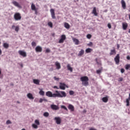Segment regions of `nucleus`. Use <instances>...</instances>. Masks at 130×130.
I'll list each match as a JSON object with an SVG mask.
<instances>
[{
	"label": "nucleus",
	"mask_w": 130,
	"mask_h": 130,
	"mask_svg": "<svg viewBox=\"0 0 130 130\" xmlns=\"http://www.w3.org/2000/svg\"><path fill=\"white\" fill-rule=\"evenodd\" d=\"M55 93H52L50 91H48L46 92V95L50 98H63V97H67V93L63 91L56 90Z\"/></svg>",
	"instance_id": "nucleus-1"
},
{
	"label": "nucleus",
	"mask_w": 130,
	"mask_h": 130,
	"mask_svg": "<svg viewBox=\"0 0 130 130\" xmlns=\"http://www.w3.org/2000/svg\"><path fill=\"white\" fill-rule=\"evenodd\" d=\"M80 81L82 82V85L83 86H88L89 85V78L87 76H83L80 78Z\"/></svg>",
	"instance_id": "nucleus-2"
},
{
	"label": "nucleus",
	"mask_w": 130,
	"mask_h": 130,
	"mask_svg": "<svg viewBox=\"0 0 130 130\" xmlns=\"http://www.w3.org/2000/svg\"><path fill=\"white\" fill-rule=\"evenodd\" d=\"M14 18L15 21H20L22 19V16L20 13H16L14 15Z\"/></svg>",
	"instance_id": "nucleus-3"
},
{
	"label": "nucleus",
	"mask_w": 130,
	"mask_h": 130,
	"mask_svg": "<svg viewBox=\"0 0 130 130\" xmlns=\"http://www.w3.org/2000/svg\"><path fill=\"white\" fill-rule=\"evenodd\" d=\"M38 125H40V122L39 120L36 119L35 120V123L32 124V126L34 128H38Z\"/></svg>",
	"instance_id": "nucleus-4"
},
{
	"label": "nucleus",
	"mask_w": 130,
	"mask_h": 130,
	"mask_svg": "<svg viewBox=\"0 0 130 130\" xmlns=\"http://www.w3.org/2000/svg\"><path fill=\"white\" fill-rule=\"evenodd\" d=\"M67 39V37L66 35H62L61 36V39L59 40L58 43H63L64 42V40Z\"/></svg>",
	"instance_id": "nucleus-5"
},
{
	"label": "nucleus",
	"mask_w": 130,
	"mask_h": 130,
	"mask_svg": "<svg viewBox=\"0 0 130 130\" xmlns=\"http://www.w3.org/2000/svg\"><path fill=\"white\" fill-rule=\"evenodd\" d=\"M120 59V56H119V54H118L114 58V60L116 62V64H118L119 63Z\"/></svg>",
	"instance_id": "nucleus-6"
},
{
	"label": "nucleus",
	"mask_w": 130,
	"mask_h": 130,
	"mask_svg": "<svg viewBox=\"0 0 130 130\" xmlns=\"http://www.w3.org/2000/svg\"><path fill=\"white\" fill-rule=\"evenodd\" d=\"M59 84V88L61 90H66V87H67V88H68V86H67L65 83L60 82Z\"/></svg>",
	"instance_id": "nucleus-7"
},
{
	"label": "nucleus",
	"mask_w": 130,
	"mask_h": 130,
	"mask_svg": "<svg viewBox=\"0 0 130 130\" xmlns=\"http://www.w3.org/2000/svg\"><path fill=\"white\" fill-rule=\"evenodd\" d=\"M50 13H51V15L52 17V19H56V17L55 16V12H54V9H50Z\"/></svg>",
	"instance_id": "nucleus-8"
},
{
	"label": "nucleus",
	"mask_w": 130,
	"mask_h": 130,
	"mask_svg": "<svg viewBox=\"0 0 130 130\" xmlns=\"http://www.w3.org/2000/svg\"><path fill=\"white\" fill-rule=\"evenodd\" d=\"M18 53L20 54V55L23 56V57H26V56H27V53L24 51L19 50L18 51Z\"/></svg>",
	"instance_id": "nucleus-9"
},
{
	"label": "nucleus",
	"mask_w": 130,
	"mask_h": 130,
	"mask_svg": "<svg viewBox=\"0 0 130 130\" xmlns=\"http://www.w3.org/2000/svg\"><path fill=\"white\" fill-rule=\"evenodd\" d=\"M54 120H55L57 124H60V123H61V119L59 117H55Z\"/></svg>",
	"instance_id": "nucleus-10"
},
{
	"label": "nucleus",
	"mask_w": 130,
	"mask_h": 130,
	"mask_svg": "<svg viewBox=\"0 0 130 130\" xmlns=\"http://www.w3.org/2000/svg\"><path fill=\"white\" fill-rule=\"evenodd\" d=\"M12 4L15 7H17V8H19V9H22V6L19 3L17 2V1H13Z\"/></svg>",
	"instance_id": "nucleus-11"
},
{
	"label": "nucleus",
	"mask_w": 130,
	"mask_h": 130,
	"mask_svg": "<svg viewBox=\"0 0 130 130\" xmlns=\"http://www.w3.org/2000/svg\"><path fill=\"white\" fill-rule=\"evenodd\" d=\"M35 50L36 52H42V47L38 46L36 47Z\"/></svg>",
	"instance_id": "nucleus-12"
},
{
	"label": "nucleus",
	"mask_w": 130,
	"mask_h": 130,
	"mask_svg": "<svg viewBox=\"0 0 130 130\" xmlns=\"http://www.w3.org/2000/svg\"><path fill=\"white\" fill-rule=\"evenodd\" d=\"M121 4L122 9H123V10H125V9H126V4H125L124 0H121Z\"/></svg>",
	"instance_id": "nucleus-13"
},
{
	"label": "nucleus",
	"mask_w": 130,
	"mask_h": 130,
	"mask_svg": "<svg viewBox=\"0 0 130 130\" xmlns=\"http://www.w3.org/2000/svg\"><path fill=\"white\" fill-rule=\"evenodd\" d=\"M51 108L53 110H58V109H59V108L58 107V106H56L55 105H51Z\"/></svg>",
	"instance_id": "nucleus-14"
},
{
	"label": "nucleus",
	"mask_w": 130,
	"mask_h": 130,
	"mask_svg": "<svg viewBox=\"0 0 130 130\" xmlns=\"http://www.w3.org/2000/svg\"><path fill=\"white\" fill-rule=\"evenodd\" d=\"M92 14L94 15L96 17L98 16V13H97V10L96 9V7H93L92 11Z\"/></svg>",
	"instance_id": "nucleus-15"
},
{
	"label": "nucleus",
	"mask_w": 130,
	"mask_h": 130,
	"mask_svg": "<svg viewBox=\"0 0 130 130\" xmlns=\"http://www.w3.org/2000/svg\"><path fill=\"white\" fill-rule=\"evenodd\" d=\"M27 97L28 98V99H30V100H34L33 94H32L31 93H27Z\"/></svg>",
	"instance_id": "nucleus-16"
},
{
	"label": "nucleus",
	"mask_w": 130,
	"mask_h": 130,
	"mask_svg": "<svg viewBox=\"0 0 130 130\" xmlns=\"http://www.w3.org/2000/svg\"><path fill=\"white\" fill-rule=\"evenodd\" d=\"M68 109H69V110H70L71 112L75 111V107H74V106H73V105L70 104V105L68 106Z\"/></svg>",
	"instance_id": "nucleus-17"
},
{
	"label": "nucleus",
	"mask_w": 130,
	"mask_h": 130,
	"mask_svg": "<svg viewBox=\"0 0 130 130\" xmlns=\"http://www.w3.org/2000/svg\"><path fill=\"white\" fill-rule=\"evenodd\" d=\"M73 42H74L75 44L76 45H79V44H80V41H79V40H78V39L73 38Z\"/></svg>",
	"instance_id": "nucleus-18"
},
{
	"label": "nucleus",
	"mask_w": 130,
	"mask_h": 130,
	"mask_svg": "<svg viewBox=\"0 0 130 130\" xmlns=\"http://www.w3.org/2000/svg\"><path fill=\"white\" fill-rule=\"evenodd\" d=\"M55 64L57 70H60V69H61V67L60 66V63H59V62L56 61L55 62Z\"/></svg>",
	"instance_id": "nucleus-19"
},
{
	"label": "nucleus",
	"mask_w": 130,
	"mask_h": 130,
	"mask_svg": "<svg viewBox=\"0 0 130 130\" xmlns=\"http://www.w3.org/2000/svg\"><path fill=\"white\" fill-rule=\"evenodd\" d=\"M128 24L126 23H122V28L123 30H126L127 29Z\"/></svg>",
	"instance_id": "nucleus-20"
},
{
	"label": "nucleus",
	"mask_w": 130,
	"mask_h": 130,
	"mask_svg": "<svg viewBox=\"0 0 130 130\" xmlns=\"http://www.w3.org/2000/svg\"><path fill=\"white\" fill-rule=\"evenodd\" d=\"M3 47H4V48H5L6 49H8V48L10 47V45L7 43H4L3 44Z\"/></svg>",
	"instance_id": "nucleus-21"
},
{
	"label": "nucleus",
	"mask_w": 130,
	"mask_h": 130,
	"mask_svg": "<svg viewBox=\"0 0 130 130\" xmlns=\"http://www.w3.org/2000/svg\"><path fill=\"white\" fill-rule=\"evenodd\" d=\"M114 54H116V51L115 49L111 50L110 53V55H114Z\"/></svg>",
	"instance_id": "nucleus-22"
},
{
	"label": "nucleus",
	"mask_w": 130,
	"mask_h": 130,
	"mask_svg": "<svg viewBox=\"0 0 130 130\" xmlns=\"http://www.w3.org/2000/svg\"><path fill=\"white\" fill-rule=\"evenodd\" d=\"M33 82L34 84H36V85H39V83H40V80L38 79H34Z\"/></svg>",
	"instance_id": "nucleus-23"
},
{
	"label": "nucleus",
	"mask_w": 130,
	"mask_h": 130,
	"mask_svg": "<svg viewBox=\"0 0 130 130\" xmlns=\"http://www.w3.org/2000/svg\"><path fill=\"white\" fill-rule=\"evenodd\" d=\"M84 52L85 51L84 50L81 49V51H80L79 52L78 56H82L84 54Z\"/></svg>",
	"instance_id": "nucleus-24"
},
{
	"label": "nucleus",
	"mask_w": 130,
	"mask_h": 130,
	"mask_svg": "<svg viewBox=\"0 0 130 130\" xmlns=\"http://www.w3.org/2000/svg\"><path fill=\"white\" fill-rule=\"evenodd\" d=\"M64 26L66 28V29H70V28L71 27L70 24L67 22H65L64 23Z\"/></svg>",
	"instance_id": "nucleus-25"
},
{
	"label": "nucleus",
	"mask_w": 130,
	"mask_h": 130,
	"mask_svg": "<svg viewBox=\"0 0 130 130\" xmlns=\"http://www.w3.org/2000/svg\"><path fill=\"white\" fill-rule=\"evenodd\" d=\"M102 101H103L105 103L108 102V98H107V96L103 98Z\"/></svg>",
	"instance_id": "nucleus-26"
},
{
	"label": "nucleus",
	"mask_w": 130,
	"mask_h": 130,
	"mask_svg": "<svg viewBox=\"0 0 130 130\" xmlns=\"http://www.w3.org/2000/svg\"><path fill=\"white\" fill-rule=\"evenodd\" d=\"M91 51H93V49L90 48H88L85 50V52L86 53H90V52H91Z\"/></svg>",
	"instance_id": "nucleus-27"
},
{
	"label": "nucleus",
	"mask_w": 130,
	"mask_h": 130,
	"mask_svg": "<svg viewBox=\"0 0 130 130\" xmlns=\"http://www.w3.org/2000/svg\"><path fill=\"white\" fill-rule=\"evenodd\" d=\"M31 9L32 11H35V10H37V8H36V6H35V5L34 4H32L31 5Z\"/></svg>",
	"instance_id": "nucleus-28"
},
{
	"label": "nucleus",
	"mask_w": 130,
	"mask_h": 130,
	"mask_svg": "<svg viewBox=\"0 0 130 130\" xmlns=\"http://www.w3.org/2000/svg\"><path fill=\"white\" fill-rule=\"evenodd\" d=\"M67 69H68V71L73 72V68L72 67H71V65H70V64H67Z\"/></svg>",
	"instance_id": "nucleus-29"
},
{
	"label": "nucleus",
	"mask_w": 130,
	"mask_h": 130,
	"mask_svg": "<svg viewBox=\"0 0 130 130\" xmlns=\"http://www.w3.org/2000/svg\"><path fill=\"white\" fill-rule=\"evenodd\" d=\"M39 94L41 96H44V94H45V92L43 90H40L39 91Z\"/></svg>",
	"instance_id": "nucleus-30"
},
{
	"label": "nucleus",
	"mask_w": 130,
	"mask_h": 130,
	"mask_svg": "<svg viewBox=\"0 0 130 130\" xmlns=\"http://www.w3.org/2000/svg\"><path fill=\"white\" fill-rule=\"evenodd\" d=\"M48 26H49V27H50V28H52V27H53V24H52V22H49L48 23Z\"/></svg>",
	"instance_id": "nucleus-31"
},
{
	"label": "nucleus",
	"mask_w": 130,
	"mask_h": 130,
	"mask_svg": "<svg viewBox=\"0 0 130 130\" xmlns=\"http://www.w3.org/2000/svg\"><path fill=\"white\" fill-rule=\"evenodd\" d=\"M126 106H129V99H127L126 100Z\"/></svg>",
	"instance_id": "nucleus-32"
},
{
	"label": "nucleus",
	"mask_w": 130,
	"mask_h": 130,
	"mask_svg": "<svg viewBox=\"0 0 130 130\" xmlns=\"http://www.w3.org/2000/svg\"><path fill=\"white\" fill-rule=\"evenodd\" d=\"M44 116H45L46 117H48V116H49V113H48V112H45L44 113Z\"/></svg>",
	"instance_id": "nucleus-33"
},
{
	"label": "nucleus",
	"mask_w": 130,
	"mask_h": 130,
	"mask_svg": "<svg viewBox=\"0 0 130 130\" xmlns=\"http://www.w3.org/2000/svg\"><path fill=\"white\" fill-rule=\"evenodd\" d=\"M20 30V28L19 27V26H17L15 27V30L16 31V32H19V30Z\"/></svg>",
	"instance_id": "nucleus-34"
},
{
	"label": "nucleus",
	"mask_w": 130,
	"mask_h": 130,
	"mask_svg": "<svg viewBox=\"0 0 130 130\" xmlns=\"http://www.w3.org/2000/svg\"><path fill=\"white\" fill-rule=\"evenodd\" d=\"M102 72V69H100V70H96V74L99 75V74H101Z\"/></svg>",
	"instance_id": "nucleus-35"
},
{
	"label": "nucleus",
	"mask_w": 130,
	"mask_h": 130,
	"mask_svg": "<svg viewBox=\"0 0 130 130\" xmlns=\"http://www.w3.org/2000/svg\"><path fill=\"white\" fill-rule=\"evenodd\" d=\"M69 94H70V95H74V94H75V91H73V90H70V91H69Z\"/></svg>",
	"instance_id": "nucleus-36"
},
{
	"label": "nucleus",
	"mask_w": 130,
	"mask_h": 130,
	"mask_svg": "<svg viewBox=\"0 0 130 130\" xmlns=\"http://www.w3.org/2000/svg\"><path fill=\"white\" fill-rule=\"evenodd\" d=\"M61 108H62L63 109H64V110H66V111H68V108H67V107L65 106H61Z\"/></svg>",
	"instance_id": "nucleus-37"
},
{
	"label": "nucleus",
	"mask_w": 130,
	"mask_h": 130,
	"mask_svg": "<svg viewBox=\"0 0 130 130\" xmlns=\"http://www.w3.org/2000/svg\"><path fill=\"white\" fill-rule=\"evenodd\" d=\"M87 38H88V39H91V37H92V35H91L90 34H88L86 36Z\"/></svg>",
	"instance_id": "nucleus-38"
},
{
	"label": "nucleus",
	"mask_w": 130,
	"mask_h": 130,
	"mask_svg": "<svg viewBox=\"0 0 130 130\" xmlns=\"http://www.w3.org/2000/svg\"><path fill=\"white\" fill-rule=\"evenodd\" d=\"M130 68V64H126L125 66V70H128Z\"/></svg>",
	"instance_id": "nucleus-39"
},
{
	"label": "nucleus",
	"mask_w": 130,
	"mask_h": 130,
	"mask_svg": "<svg viewBox=\"0 0 130 130\" xmlns=\"http://www.w3.org/2000/svg\"><path fill=\"white\" fill-rule=\"evenodd\" d=\"M122 81H123V78L122 77H120L118 80V82H122Z\"/></svg>",
	"instance_id": "nucleus-40"
},
{
	"label": "nucleus",
	"mask_w": 130,
	"mask_h": 130,
	"mask_svg": "<svg viewBox=\"0 0 130 130\" xmlns=\"http://www.w3.org/2000/svg\"><path fill=\"white\" fill-rule=\"evenodd\" d=\"M7 124H12V122L10 120H8L6 122Z\"/></svg>",
	"instance_id": "nucleus-41"
},
{
	"label": "nucleus",
	"mask_w": 130,
	"mask_h": 130,
	"mask_svg": "<svg viewBox=\"0 0 130 130\" xmlns=\"http://www.w3.org/2000/svg\"><path fill=\"white\" fill-rule=\"evenodd\" d=\"M31 46H36V43L35 42H32L31 43Z\"/></svg>",
	"instance_id": "nucleus-42"
},
{
	"label": "nucleus",
	"mask_w": 130,
	"mask_h": 130,
	"mask_svg": "<svg viewBox=\"0 0 130 130\" xmlns=\"http://www.w3.org/2000/svg\"><path fill=\"white\" fill-rule=\"evenodd\" d=\"M87 45L88 46H92L93 45V43H92L91 42H89V44H87Z\"/></svg>",
	"instance_id": "nucleus-43"
},
{
	"label": "nucleus",
	"mask_w": 130,
	"mask_h": 130,
	"mask_svg": "<svg viewBox=\"0 0 130 130\" xmlns=\"http://www.w3.org/2000/svg\"><path fill=\"white\" fill-rule=\"evenodd\" d=\"M49 52H50V49H47L46 50V53H49Z\"/></svg>",
	"instance_id": "nucleus-44"
},
{
	"label": "nucleus",
	"mask_w": 130,
	"mask_h": 130,
	"mask_svg": "<svg viewBox=\"0 0 130 130\" xmlns=\"http://www.w3.org/2000/svg\"><path fill=\"white\" fill-rule=\"evenodd\" d=\"M44 101V100L43 99L41 98L40 99L39 102H40V103H42V102H43Z\"/></svg>",
	"instance_id": "nucleus-45"
},
{
	"label": "nucleus",
	"mask_w": 130,
	"mask_h": 130,
	"mask_svg": "<svg viewBox=\"0 0 130 130\" xmlns=\"http://www.w3.org/2000/svg\"><path fill=\"white\" fill-rule=\"evenodd\" d=\"M108 27L109 29H111V24L110 23H108Z\"/></svg>",
	"instance_id": "nucleus-46"
},
{
	"label": "nucleus",
	"mask_w": 130,
	"mask_h": 130,
	"mask_svg": "<svg viewBox=\"0 0 130 130\" xmlns=\"http://www.w3.org/2000/svg\"><path fill=\"white\" fill-rule=\"evenodd\" d=\"M34 11H35V13L36 15H38V11H37V9Z\"/></svg>",
	"instance_id": "nucleus-47"
},
{
	"label": "nucleus",
	"mask_w": 130,
	"mask_h": 130,
	"mask_svg": "<svg viewBox=\"0 0 130 130\" xmlns=\"http://www.w3.org/2000/svg\"><path fill=\"white\" fill-rule=\"evenodd\" d=\"M120 71L122 74H123V73L125 72V70L123 69H121Z\"/></svg>",
	"instance_id": "nucleus-48"
},
{
	"label": "nucleus",
	"mask_w": 130,
	"mask_h": 130,
	"mask_svg": "<svg viewBox=\"0 0 130 130\" xmlns=\"http://www.w3.org/2000/svg\"><path fill=\"white\" fill-rule=\"evenodd\" d=\"M54 80H55L56 81H58V80H59V78H56V77H54Z\"/></svg>",
	"instance_id": "nucleus-49"
},
{
	"label": "nucleus",
	"mask_w": 130,
	"mask_h": 130,
	"mask_svg": "<svg viewBox=\"0 0 130 130\" xmlns=\"http://www.w3.org/2000/svg\"><path fill=\"white\" fill-rule=\"evenodd\" d=\"M53 88L54 89H59V88H58L57 86H53Z\"/></svg>",
	"instance_id": "nucleus-50"
},
{
	"label": "nucleus",
	"mask_w": 130,
	"mask_h": 130,
	"mask_svg": "<svg viewBox=\"0 0 130 130\" xmlns=\"http://www.w3.org/2000/svg\"><path fill=\"white\" fill-rule=\"evenodd\" d=\"M89 130H97V129L95 128L91 127L89 128Z\"/></svg>",
	"instance_id": "nucleus-51"
},
{
	"label": "nucleus",
	"mask_w": 130,
	"mask_h": 130,
	"mask_svg": "<svg viewBox=\"0 0 130 130\" xmlns=\"http://www.w3.org/2000/svg\"><path fill=\"white\" fill-rule=\"evenodd\" d=\"M126 58L128 60H130V56H127Z\"/></svg>",
	"instance_id": "nucleus-52"
},
{
	"label": "nucleus",
	"mask_w": 130,
	"mask_h": 130,
	"mask_svg": "<svg viewBox=\"0 0 130 130\" xmlns=\"http://www.w3.org/2000/svg\"><path fill=\"white\" fill-rule=\"evenodd\" d=\"M2 53H3V52L2 51V50L0 49V55H2Z\"/></svg>",
	"instance_id": "nucleus-53"
},
{
	"label": "nucleus",
	"mask_w": 130,
	"mask_h": 130,
	"mask_svg": "<svg viewBox=\"0 0 130 130\" xmlns=\"http://www.w3.org/2000/svg\"><path fill=\"white\" fill-rule=\"evenodd\" d=\"M16 27L15 25H12V29H14Z\"/></svg>",
	"instance_id": "nucleus-54"
},
{
	"label": "nucleus",
	"mask_w": 130,
	"mask_h": 130,
	"mask_svg": "<svg viewBox=\"0 0 130 130\" xmlns=\"http://www.w3.org/2000/svg\"><path fill=\"white\" fill-rule=\"evenodd\" d=\"M117 48H119V44H117Z\"/></svg>",
	"instance_id": "nucleus-55"
},
{
	"label": "nucleus",
	"mask_w": 130,
	"mask_h": 130,
	"mask_svg": "<svg viewBox=\"0 0 130 130\" xmlns=\"http://www.w3.org/2000/svg\"><path fill=\"white\" fill-rule=\"evenodd\" d=\"M2 75V70L0 69V76Z\"/></svg>",
	"instance_id": "nucleus-56"
},
{
	"label": "nucleus",
	"mask_w": 130,
	"mask_h": 130,
	"mask_svg": "<svg viewBox=\"0 0 130 130\" xmlns=\"http://www.w3.org/2000/svg\"><path fill=\"white\" fill-rule=\"evenodd\" d=\"M128 99H129L130 100V93L129 94V97H128Z\"/></svg>",
	"instance_id": "nucleus-57"
},
{
	"label": "nucleus",
	"mask_w": 130,
	"mask_h": 130,
	"mask_svg": "<svg viewBox=\"0 0 130 130\" xmlns=\"http://www.w3.org/2000/svg\"><path fill=\"white\" fill-rule=\"evenodd\" d=\"M17 103H18V104H20V102L17 101Z\"/></svg>",
	"instance_id": "nucleus-58"
},
{
	"label": "nucleus",
	"mask_w": 130,
	"mask_h": 130,
	"mask_svg": "<svg viewBox=\"0 0 130 130\" xmlns=\"http://www.w3.org/2000/svg\"><path fill=\"white\" fill-rule=\"evenodd\" d=\"M21 68H23V64L21 65Z\"/></svg>",
	"instance_id": "nucleus-59"
},
{
	"label": "nucleus",
	"mask_w": 130,
	"mask_h": 130,
	"mask_svg": "<svg viewBox=\"0 0 130 130\" xmlns=\"http://www.w3.org/2000/svg\"><path fill=\"white\" fill-rule=\"evenodd\" d=\"M1 39H0V44H1Z\"/></svg>",
	"instance_id": "nucleus-60"
},
{
	"label": "nucleus",
	"mask_w": 130,
	"mask_h": 130,
	"mask_svg": "<svg viewBox=\"0 0 130 130\" xmlns=\"http://www.w3.org/2000/svg\"><path fill=\"white\" fill-rule=\"evenodd\" d=\"M84 112H86V111H84Z\"/></svg>",
	"instance_id": "nucleus-61"
},
{
	"label": "nucleus",
	"mask_w": 130,
	"mask_h": 130,
	"mask_svg": "<svg viewBox=\"0 0 130 130\" xmlns=\"http://www.w3.org/2000/svg\"><path fill=\"white\" fill-rule=\"evenodd\" d=\"M84 112H86V111H84Z\"/></svg>",
	"instance_id": "nucleus-62"
}]
</instances>
